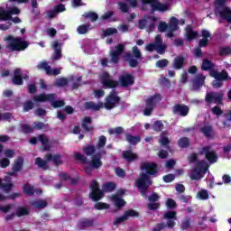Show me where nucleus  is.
<instances>
[{"label": "nucleus", "mask_w": 231, "mask_h": 231, "mask_svg": "<svg viewBox=\"0 0 231 231\" xmlns=\"http://www.w3.org/2000/svg\"><path fill=\"white\" fill-rule=\"evenodd\" d=\"M123 158H124V160L128 162V163H131V162H136V160H138V154L133 152V151H131V150L124 151Z\"/></svg>", "instance_id": "obj_29"}, {"label": "nucleus", "mask_w": 231, "mask_h": 231, "mask_svg": "<svg viewBox=\"0 0 231 231\" xmlns=\"http://www.w3.org/2000/svg\"><path fill=\"white\" fill-rule=\"evenodd\" d=\"M50 104L53 109H59V107H64L66 106L64 100H57V94H52V99H51Z\"/></svg>", "instance_id": "obj_32"}, {"label": "nucleus", "mask_w": 231, "mask_h": 231, "mask_svg": "<svg viewBox=\"0 0 231 231\" xmlns=\"http://www.w3.org/2000/svg\"><path fill=\"white\" fill-rule=\"evenodd\" d=\"M35 107V105L32 100H28L23 104V113H28V111H32Z\"/></svg>", "instance_id": "obj_60"}, {"label": "nucleus", "mask_w": 231, "mask_h": 231, "mask_svg": "<svg viewBox=\"0 0 231 231\" xmlns=\"http://www.w3.org/2000/svg\"><path fill=\"white\" fill-rule=\"evenodd\" d=\"M23 165H24V158L18 157L12 166V171H14V172H21V171H23Z\"/></svg>", "instance_id": "obj_35"}, {"label": "nucleus", "mask_w": 231, "mask_h": 231, "mask_svg": "<svg viewBox=\"0 0 231 231\" xmlns=\"http://www.w3.org/2000/svg\"><path fill=\"white\" fill-rule=\"evenodd\" d=\"M189 164L196 163L189 175L190 180H201L203 178V160L198 161V153L193 152L188 156Z\"/></svg>", "instance_id": "obj_7"}, {"label": "nucleus", "mask_w": 231, "mask_h": 231, "mask_svg": "<svg viewBox=\"0 0 231 231\" xmlns=\"http://www.w3.org/2000/svg\"><path fill=\"white\" fill-rule=\"evenodd\" d=\"M30 205H32V207H34V208H39L41 210L48 207V201L42 199L32 200L30 202Z\"/></svg>", "instance_id": "obj_39"}, {"label": "nucleus", "mask_w": 231, "mask_h": 231, "mask_svg": "<svg viewBox=\"0 0 231 231\" xmlns=\"http://www.w3.org/2000/svg\"><path fill=\"white\" fill-rule=\"evenodd\" d=\"M140 169L141 171H145V172L140 173V177L135 180V187L141 196L147 199V192H149V188L152 185L151 176H153V178L158 176V164L156 162H144L141 163Z\"/></svg>", "instance_id": "obj_1"}, {"label": "nucleus", "mask_w": 231, "mask_h": 231, "mask_svg": "<svg viewBox=\"0 0 231 231\" xmlns=\"http://www.w3.org/2000/svg\"><path fill=\"white\" fill-rule=\"evenodd\" d=\"M211 36L208 31H203V46H207L208 44V41H210Z\"/></svg>", "instance_id": "obj_63"}, {"label": "nucleus", "mask_w": 231, "mask_h": 231, "mask_svg": "<svg viewBox=\"0 0 231 231\" xmlns=\"http://www.w3.org/2000/svg\"><path fill=\"white\" fill-rule=\"evenodd\" d=\"M84 107L87 111H100V109L104 107V103L99 102L98 104H96L93 101H89L85 103Z\"/></svg>", "instance_id": "obj_26"}, {"label": "nucleus", "mask_w": 231, "mask_h": 231, "mask_svg": "<svg viewBox=\"0 0 231 231\" xmlns=\"http://www.w3.org/2000/svg\"><path fill=\"white\" fill-rule=\"evenodd\" d=\"M222 19H226L227 23H231V11L230 8H225L220 14Z\"/></svg>", "instance_id": "obj_56"}, {"label": "nucleus", "mask_w": 231, "mask_h": 231, "mask_svg": "<svg viewBox=\"0 0 231 231\" xmlns=\"http://www.w3.org/2000/svg\"><path fill=\"white\" fill-rule=\"evenodd\" d=\"M5 181H7V183L2 182L0 189H2V190H4L5 194H10V192L14 189V184L12 183V178L5 177Z\"/></svg>", "instance_id": "obj_30"}, {"label": "nucleus", "mask_w": 231, "mask_h": 231, "mask_svg": "<svg viewBox=\"0 0 231 231\" xmlns=\"http://www.w3.org/2000/svg\"><path fill=\"white\" fill-rule=\"evenodd\" d=\"M206 100L209 103L214 102L215 104H219L223 100V94H221V93L207 94Z\"/></svg>", "instance_id": "obj_25"}, {"label": "nucleus", "mask_w": 231, "mask_h": 231, "mask_svg": "<svg viewBox=\"0 0 231 231\" xmlns=\"http://www.w3.org/2000/svg\"><path fill=\"white\" fill-rule=\"evenodd\" d=\"M167 12L169 10V5L167 4H162L160 2H155L154 4H152V12Z\"/></svg>", "instance_id": "obj_33"}, {"label": "nucleus", "mask_w": 231, "mask_h": 231, "mask_svg": "<svg viewBox=\"0 0 231 231\" xmlns=\"http://www.w3.org/2000/svg\"><path fill=\"white\" fill-rule=\"evenodd\" d=\"M209 75L210 77H213V79H215L212 83L214 88H221L223 86V80L230 79V77L228 76V72H226V70L217 72V70L211 69L209 70Z\"/></svg>", "instance_id": "obj_13"}, {"label": "nucleus", "mask_w": 231, "mask_h": 231, "mask_svg": "<svg viewBox=\"0 0 231 231\" xmlns=\"http://www.w3.org/2000/svg\"><path fill=\"white\" fill-rule=\"evenodd\" d=\"M28 79H30V76H28V74H23V69L21 68H17L14 70L12 82L14 86H23V84H24V80H28Z\"/></svg>", "instance_id": "obj_15"}, {"label": "nucleus", "mask_w": 231, "mask_h": 231, "mask_svg": "<svg viewBox=\"0 0 231 231\" xmlns=\"http://www.w3.org/2000/svg\"><path fill=\"white\" fill-rule=\"evenodd\" d=\"M22 190L26 196H33L35 194V188L29 183L24 184Z\"/></svg>", "instance_id": "obj_43"}, {"label": "nucleus", "mask_w": 231, "mask_h": 231, "mask_svg": "<svg viewBox=\"0 0 231 231\" xmlns=\"http://www.w3.org/2000/svg\"><path fill=\"white\" fill-rule=\"evenodd\" d=\"M52 48L54 49V52L51 56L52 60H60V59H62V48L60 47V43L54 42Z\"/></svg>", "instance_id": "obj_23"}, {"label": "nucleus", "mask_w": 231, "mask_h": 231, "mask_svg": "<svg viewBox=\"0 0 231 231\" xmlns=\"http://www.w3.org/2000/svg\"><path fill=\"white\" fill-rule=\"evenodd\" d=\"M149 24V15L138 21L139 30H145Z\"/></svg>", "instance_id": "obj_57"}, {"label": "nucleus", "mask_w": 231, "mask_h": 231, "mask_svg": "<svg viewBox=\"0 0 231 231\" xmlns=\"http://www.w3.org/2000/svg\"><path fill=\"white\" fill-rule=\"evenodd\" d=\"M106 143H107V138L105 135L99 136L97 144V149H104V147H106Z\"/></svg>", "instance_id": "obj_58"}, {"label": "nucleus", "mask_w": 231, "mask_h": 231, "mask_svg": "<svg viewBox=\"0 0 231 231\" xmlns=\"http://www.w3.org/2000/svg\"><path fill=\"white\" fill-rule=\"evenodd\" d=\"M4 42H5V50H7L8 53L25 51L30 46L28 41H24L22 37H15L12 34L5 36Z\"/></svg>", "instance_id": "obj_3"}, {"label": "nucleus", "mask_w": 231, "mask_h": 231, "mask_svg": "<svg viewBox=\"0 0 231 231\" xmlns=\"http://www.w3.org/2000/svg\"><path fill=\"white\" fill-rule=\"evenodd\" d=\"M186 37L188 41H194V39L198 38V32H194L190 25H188L186 28Z\"/></svg>", "instance_id": "obj_42"}, {"label": "nucleus", "mask_w": 231, "mask_h": 231, "mask_svg": "<svg viewBox=\"0 0 231 231\" xmlns=\"http://www.w3.org/2000/svg\"><path fill=\"white\" fill-rule=\"evenodd\" d=\"M166 207L170 210H172V209L176 208V207H177L176 201L174 199H168L166 200Z\"/></svg>", "instance_id": "obj_64"}, {"label": "nucleus", "mask_w": 231, "mask_h": 231, "mask_svg": "<svg viewBox=\"0 0 231 231\" xmlns=\"http://www.w3.org/2000/svg\"><path fill=\"white\" fill-rule=\"evenodd\" d=\"M103 192H114L116 189V183L109 181L102 186Z\"/></svg>", "instance_id": "obj_46"}, {"label": "nucleus", "mask_w": 231, "mask_h": 231, "mask_svg": "<svg viewBox=\"0 0 231 231\" xmlns=\"http://www.w3.org/2000/svg\"><path fill=\"white\" fill-rule=\"evenodd\" d=\"M101 84L105 89H116L118 86L121 88H129L134 84V76L129 73L120 75L118 81L113 79L111 74L104 71L100 76Z\"/></svg>", "instance_id": "obj_2"}, {"label": "nucleus", "mask_w": 231, "mask_h": 231, "mask_svg": "<svg viewBox=\"0 0 231 231\" xmlns=\"http://www.w3.org/2000/svg\"><path fill=\"white\" fill-rule=\"evenodd\" d=\"M156 68H167V66H169V60L167 59H162V60H159L156 61L155 63Z\"/></svg>", "instance_id": "obj_61"}, {"label": "nucleus", "mask_w": 231, "mask_h": 231, "mask_svg": "<svg viewBox=\"0 0 231 231\" xmlns=\"http://www.w3.org/2000/svg\"><path fill=\"white\" fill-rule=\"evenodd\" d=\"M69 82V79L60 78L56 79V81L54 82V86H56V88H64L68 86Z\"/></svg>", "instance_id": "obj_51"}, {"label": "nucleus", "mask_w": 231, "mask_h": 231, "mask_svg": "<svg viewBox=\"0 0 231 231\" xmlns=\"http://www.w3.org/2000/svg\"><path fill=\"white\" fill-rule=\"evenodd\" d=\"M69 82H74L72 84V89H79V88H80V83L82 82V76H79V77L71 76L69 77Z\"/></svg>", "instance_id": "obj_45"}, {"label": "nucleus", "mask_w": 231, "mask_h": 231, "mask_svg": "<svg viewBox=\"0 0 231 231\" xmlns=\"http://www.w3.org/2000/svg\"><path fill=\"white\" fill-rule=\"evenodd\" d=\"M125 139L126 142L130 143V145H136L137 143H140V142H142L140 135H133L131 134H126Z\"/></svg>", "instance_id": "obj_36"}, {"label": "nucleus", "mask_w": 231, "mask_h": 231, "mask_svg": "<svg viewBox=\"0 0 231 231\" xmlns=\"http://www.w3.org/2000/svg\"><path fill=\"white\" fill-rule=\"evenodd\" d=\"M37 140L42 143L43 151H50L51 149V145L50 144V137H48V135L41 134L38 135V138L32 137L29 142L32 143V145H36Z\"/></svg>", "instance_id": "obj_16"}, {"label": "nucleus", "mask_w": 231, "mask_h": 231, "mask_svg": "<svg viewBox=\"0 0 231 231\" xmlns=\"http://www.w3.org/2000/svg\"><path fill=\"white\" fill-rule=\"evenodd\" d=\"M83 17H85V19H90L92 23L98 21V14L95 12L85 13Z\"/></svg>", "instance_id": "obj_53"}, {"label": "nucleus", "mask_w": 231, "mask_h": 231, "mask_svg": "<svg viewBox=\"0 0 231 231\" xmlns=\"http://www.w3.org/2000/svg\"><path fill=\"white\" fill-rule=\"evenodd\" d=\"M34 164H36L39 169H42V171H48V169H50L48 161L42 160L41 157L35 159Z\"/></svg>", "instance_id": "obj_40"}, {"label": "nucleus", "mask_w": 231, "mask_h": 231, "mask_svg": "<svg viewBox=\"0 0 231 231\" xmlns=\"http://www.w3.org/2000/svg\"><path fill=\"white\" fill-rule=\"evenodd\" d=\"M204 156L208 162L207 166H204L203 169V174H208V177L206 178V181L208 185L212 188V185H214V176L208 172V166L212 165V163H216L217 162V153L212 149L210 146H205L203 148Z\"/></svg>", "instance_id": "obj_4"}, {"label": "nucleus", "mask_w": 231, "mask_h": 231, "mask_svg": "<svg viewBox=\"0 0 231 231\" xmlns=\"http://www.w3.org/2000/svg\"><path fill=\"white\" fill-rule=\"evenodd\" d=\"M152 128L155 133H162V131H163V123L162 121H154L152 125Z\"/></svg>", "instance_id": "obj_54"}, {"label": "nucleus", "mask_w": 231, "mask_h": 231, "mask_svg": "<svg viewBox=\"0 0 231 231\" xmlns=\"http://www.w3.org/2000/svg\"><path fill=\"white\" fill-rule=\"evenodd\" d=\"M89 198L92 201H100L104 198V189H100V184L97 180H92L90 183Z\"/></svg>", "instance_id": "obj_14"}, {"label": "nucleus", "mask_w": 231, "mask_h": 231, "mask_svg": "<svg viewBox=\"0 0 231 231\" xmlns=\"http://www.w3.org/2000/svg\"><path fill=\"white\" fill-rule=\"evenodd\" d=\"M62 12H66V5L64 4H60L54 6L53 10L49 12L50 19H55L59 14H62Z\"/></svg>", "instance_id": "obj_24"}, {"label": "nucleus", "mask_w": 231, "mask_h": 231, "mask_svg": "<svg viewBox=\"0 0 231 231\" xmlns=\"http://www.w3.org/2000/svg\"><path fill=\"white\" fill-rule=\"evenodd\" d=\"M94 208H96V210H107V208H109V204L105 202H97L94 205Z\"/></svg>", "instance_id": "obj_59"}, {"label": "nucleus", "mask_w": 231, "mask_h": 231, "mask_svg": "<svg viewBox=\"0 0 231 231\" xmlns=\"http://www.w3.org/2000/svg\"><path fill=\"white\" fill-rule=\"evenodd\" d=\"M146 51H157L159 55H163L167 51V45L163 44V38L161 34L155 36L154 42L148 43L145 47Z\"/></svg>", "instance_id": "obj_10"}, {"label": "nucleus", "mask_w": 231, "mask_h": 231, "mask_svg": "<svg viewBox=\"0 0 231 231\" xmlns=\"http://www.w3.org/2000/svg\"><path fill=\"white\" fill-rule=\"evenodd\" d=\"M30 214V209L26 207H18L15 212L17 217H23V216H28Z\"/></svg>", "instance_id": "obj_47"}, {"label": "nucleus", "mask_w": 231, "mask_h": 231, "mask_svg": "<svg viewBox=\"0 0 231 231\" xmlns=\"http://www.w3.org/2000/svg\"><path fill=\"white\" fill-rule=\"evenodd\" d=\"M91 30L90 24H81L77 28L79 35H86Z\"/></svg>", "instance_id": "obj_48"}, {"label": "nucleus", "mask_w": 231, "mask_h": 231, "mask_svg": "<svg viewBox=\"0 0 231 231\" xmlns=\"http://www.w3.org/2000/svg\"><path fill=\"white\" fill-rule=\"evenodd\" d=\"M12 16H10V12L3 7H0V21H10Z\"/></svg>", "instance_id": "obj_50"}, {"label": "nucleus", "mask_w": 231, "mask_h": 231, "mask_svg": "<svg viewBox=\"0 0 231 231\" xmlns=\"http://www.w3.org/2000/svg\"><path fill=\"white\" fill-rule=\"evenodd\" d=\"M178 145L181 149H187V147H190V139L189 137H182L178 140Z\"/></svg>", "instance_id": "obj_49"}, {"label": "nucleus", "mask_w": 231, "mask_h": 231, "mask_svg": "<svg viewBox=\"0 0 231 231\" xmlns=\"http://www.w3.org/2000/svg\"><path fill=\"white\" fill-rule=\"evenodd\" d=\"M163 219H166V224L162 222L152 228V231H162L165 228H174L176 226V221L178 220V212L174 210L167 211L163 214Z\"/></svg>", "instance_id": "obj_6"}, {"label": "nucleus", "mask_w": 231, "mask_h": 231, "mask_svg": "<svg viewBox=\"0 0 231 231\" xmlns=\"http://www.w3.org/2000/svg\"><path fill=\"white\" fill-rule=\"evenodd\" d=\"M185 66V58L177 56L173 60V69H181Z\"/></svg>", "instance_id": "obj_37"}, {"label": "nucleus", "mask_w": 231, "mask_h": 231, "mask_svg": "<svg viewBox=\"0 0 231 231\" xmlns=\"http://www.w3.org/2000/svg\"><path fill=\"white\" fill-rule=\"evenodd\" d=\"M191 223L192 218H190V217H186L180 221V230H189V228H192Z\"/></svg>", "instance_id": "obj_41"}, {"label": "nucleus", "mask_w": 231, "mask_h": 231, "mask_svg": "<svg viewBox=\"0 0 231 231\" xmlns=\"http://www.w3.org/2000/svg\"><path fill=\"white\" fill-rule=\"evenodd\" d=\"M162 94L156 93L153 96L148 97L145 102V108L143 110L144 116H151L152 115V111H154V107L162 102Z\"/></svg>", "instance_id": "obj_11"}, {"label": "nucleus", "mask_w": 231, "mask_h": 231, "mask_svg": "<svg viewBox=\"0 0 231 231\" xmlns=\"http://www.w3.org/2000/svg\"><path fill=\"white\" fill-rule=\"evenodd\" d=\"M148 20L149 21H148L146 32H154V28H156V21H158V17L148 15Z\"/></svg>", "instance_id": "obj_38"}, {"label": "nucleus", "mask_w": 231, "mask_h": 231, "mask_svg": "<svg viewBox=\"0 0 231 231\" xmlns=\"http://www.w3.org/2000/svg\"><path fill=\"white\" fill-rule=\"evenodd\" d=\"M47 162H52L56 167L59 165H62V160H60V154L53 155L51 153H48L46 155Z\"/></svg>", "instance_id": "obj_34"}, {"label": "nucleus", "mask_w": 231, "mask_h": 231, "mask_svg": "<svg viewBox=\"0 0 231 231\" xmlns=\"http://www.w3.org/2000/svg\"><path fill=\"white\" fill-rule=\"evenodd\" d=\"M38 69H44L47 75L57 77L60 75V69H51V66L48 65L46 61H42L37 66Z\"/></svg>", "instance_id": "obj_19"}, {"label": "nucleus", "mask_w": 231, "mask_h": 231, "mask_svg": "<svg viewBox=\"0 0 231 231\" xmlns=\"http://www.w3.org/2000/svg\"><path fill=\"white\" fill-rule=\"evenodd\" d=\"M75 159L78 162H81V163H87L88 165H91L94 169H100L102 167V153H97L92 155L91 161H88V157L83 155L82 153L76 152Z\"/></svg>", "instance_id": "obj_9"}, {"label": "nucleus", "mask_w": 231, "mask_h": 231, "mask_svg": "<svg viewBox=\"0 0 231 231\" xmlns=\"http://www.w3.org/2000/svg\"><path fill=\"white\" fill-rule=\"evenodd\" d=\"M180 30V21L175 16L170 18L169 23L165 22H160L158 24V31L161 33L167 32L166 37L172 39L174 37V32Z\"/></svg>", "instance_id": "obj_5"}, {"label": "nucleus", "mask_w": 231, "mask_h": 231, "mask_svg": "<svg viewBox=\"0 0 231 231\" xmlns=\"http://www.w3.org/2000/svg\"><path fill=\"white\" fill-rule=\"evenodd\" d=\"M20 131L23 134H30V133H33V127L30 126V125L23 124L20 125Z\"/></svg>", "instance_id": "obj_55"}, {"label": "nucleus", "mask_w": 231, "mask_h": 231, "mask_svg": "<svg viewBox=\"0 0 231 231\" xmlns=\"http://www.w3.org/2000/svg\"><path fill=\"white\" fill-rule=\"evenodd\" d=\"M120 100H122V97L118 96L116 90L113 89L106 97L103 107L107 111H111V109H115L120 104Z\"/></svg>", "instance_id": "obj_12"}, {"label": "nucleus", "mask_w": 231, "mask_h": 231, "mask_svg": "<svg viewBox=\"0 0 231 231\" xmlns=\"http://www.w3.org/2000/svg\"><path fill=\"white\" fill-rule=\"evenodd\" d=\"M93 124V119L90 116H85L81 121V127L85 133H91L95 131V127L91 125Z\"/></svg>", "instance_id": "obj_21"}, {"label": "nucleus", "mask_w": 231, "mask_h": 231, "mask_svg": "<svg viewBox=\"0 0 231 231\" xmlns=\"http://www.w3.org/2000/svg\"><path fill=\"white\" fill-rule=\"evenodd\" d=\"M83 152L86 156H95V152H97V148L95 145L88 144L83 147Z\"/></svg>", "instance_id": "obj_44"}, {"label": "nucleus", "mask_w": 231, "mask_h": 231, "mask_svg": "<svg viewBox=\"0 0 231 231\" xmlns=\"http://www.w3.org/2000/svg\"><path fill=\"white\" fill-rule=\"evenodd\" d=\"M129 217H140V213L134 209H128L124 212L123 216L116 218L114 225H120V223L127 221Z\"/></svg>", "instance_id": "obj_17"}, {"label": "nucleus", "mask_w": 231, "mask_h": 231, "mask_svg": "<svg viewBox=\"0 0 231 231\" xmlns=\"http://www.w3.org/2000/svg\"><path fill=\"white\" fill-rule=\"evenodd\" d=\"M112 201L116 208H123L125 205H127V202L121 198L120 195H113Z\"/></svg>", "instance_id": "obj_31"}, {"label": "nucleus", "mask_w": 231, "mask_h": 231, "mask_svg": "<svg viewBox=\"0 0 231 231\" xmlns=\"http://www.w3.org/2000/svg\"><path fill=\"white\" fill-rule=\"evenodd\" d=\"M52 98H53V94L42 93V94L34 96L33 97V101L36 102V103H39V102H51V100H52Z\"/></svg>", "instance_id": "obj_28"}, {"label": "nucleus", "mask_w": 231, "mask_h": 231, "mask_svg": "<svg viewBox=\"0 0 231 231\" xmlns=\"http://www.w3.org/2000/svg\"><path fill=\"white\" fill-rule=\"evenodd\" d=\"M189 111V106L183 104H176L172 107L173 115H179V116H187Z\"/></svg>", "instance_id": "obj_20"}, {"label": "nucleus", "mask_w": 231, "mask_h": 231, "mask_svg": "<svg viewBox=\"0 0 231 231\" xmlns=\"http://www.w3.org/2000/svg\"><path fill=\"white\" fill-rule=\"evenodd\" d=\"M203 134L206 138H214L216 136V132L210 126H206L203 128Z\"/></svg>", "instance_id": "obj_52"}, {"label": "nucleus", "mask_w": 231, "mask_h": 231, "mask_svg": "<svg viewBox=\"0 0 231 231\" xmlns=\"http://www.w3.org/2000/svg\"><path fill=\"white\" fill-rule=\"evenodd\" d=\"M124 44L119 43L116 46V50L110 51L111 62L113 64H118L120 62V55L124 53Z\"/></svg>", "instance_id": "obj_18"}, {"label": "nucleus", "mask_w": 231, "mask_h": 231, "mask_svg": "<svg viewBox=\"0 0 231 231\" xmlns=\"http://www.w3.org/2000/svg\"><path fill=\"white\" fill-rule=\"evenodd\" d=\"M193 91H198V89L203 87V73L197 75L192 79Z\"/></svg>", "instance_id": "obj_27"}, {"label": "nucleus", "mask_w": 231, "mask_h": 231, "mask_svg": "<svg viewBox=\"0 0 231 231\" xmlns=\"http://www.w3.org/2000/svg\"><path fill=\"white\" fill-rule=\"evenodd\" d=\"M79 228L84 230V228H91L95 226V218H81L78 222Z\"/></svg>", "instance_id": "obj_22"}, {"label": "nucleus", "mask_w": 231, "mask_h": 231, "mask_svg": "<svg viewBox=\"0 0 231 231\" xmlns=\"http://www.w3.org/2000/svg\"><path fill=\"white\" fill-rule=\"evenodd\" d=\"M133 53L125 52L123 56V60L125 62H128V66L130 68H137L138 64H140V60H142V51L138 49L137 46L133 47Z\"/></svg>", "instance_id": "obj_8"}, {"label": "nucleus", "mask_w": 231, "mask_h": 231, "mask_svg": "<svg viewBox=\"0 0 231 231\" xmlns=\"http://www.w3.org/2000/svg\"><path fill=\"white\" fill-rule=\"evenodd\" d=\"M123 133H124V127L122 126H117L116 128L108 129L109 134H123Z\"/></svg>", "instance_id": "obj_62"}]
</instances>
